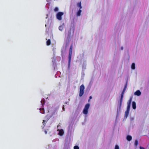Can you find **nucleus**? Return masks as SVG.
<instances>
[{"label": "nucleus", "instance_id": "nucleus-1", "mask_svg": "<svg viewBox=\"0 0 149 149\" xmlns=\"http://www.w3.org/2000/svg\"><path fill=\"white\" fill-rule=\"evenodd\" d=\"M72 45L70 47L69 49V54L68 56V66L69 67L70 65L72 57Z\"/></svg>", "mask_w": 149, "mask_h": 149}, {"label": "nucleus", "instance_id": "nucleus-2", "mask_svg": "<svg viewBox=\"0 0 149 149\" xmlns=\"http://www.w3.org/2000/svg\"><path fill=\"white\" fill-rule=\"evenodd\" d=\"M85 87L83 84L81 85L80 87L79 96L81 97L84 94V90Z\"/></svg>", "mask_w": 149, "mask_h": 149}, {"label": "nucleus", "instance_id": "nucleus-3", "mask_svg": "<svg viewBox=\"0 0 149 149\" xmlns=\"http://www.w3.org/2000/svg\"><path fill=\"white\" fill-rule=\"evenodd\" d=\"M90 107L89 104H87L85 106L83 111V113L85 114H87L88 113V110Z\"/></svg>", "mask_w": 149, "mask_h": 149}, {"label": "nucleus", "instance_id": "nucleus-4", "mask_svg": "<svg viewBox=\"0 0 149 149\" xmlns=\"http://www.w3.org/2000/svg\"><path fill=\"white\" fill-rule=\"evenodd\" d=\"M64 14L62 12H59L56 15V18L59 20H61L62 19V16Z\"/></svg>", "mask_w": 149, "mask_h": 149}, {"label": "nucleus", "instance_id": "nucleus-5", "mask_svg": "<svg viewBox=\"0 0 149 149\" xmlns=\"http://www.w3.org/2000/svg\"><path fill=\"white\" fill-rule=\"evenodd\" d=\"M132 98H130L127 102V110L130 111V105L131 102H132Z\"/></svg>", "mask_w": 149, "mask_h": 149}, {"label": "nucleus", "instance_id": "nucleus-6", "mask_svg": "<svg viewBox=\"0 0 149 149\" xmlns=\"http://www.w3.org/2000/svg\"><path fill=\"white\" fill-rule=\"evenodd\" d=\"M141 93L139 90H137L134 93V94L137 96H139L141 95Z\"/></svg>", "mask_w": 149, "mask_h": 149}, {"label": "nucleus", "instance_id": "nucleus-7", "mask_svg": "<svg viewBox=\"0 0 149 149\" xmlns=\"http://www.w3.org/2000/svg\"><path fill=\"white\" fill-rule=\"evenodd\" d=\"M129 110H126L125 112V117L126 118L127 117L129 112Z\"/></svg>", "mask_w": 149, "mask_h": 149}, {"label": "nucleus", "instance_id": "nucleus-8", "mask_svg": "<svg viewBox=\"0 0 149 149\" xmlns=\"http://www.w3.org/2000/svg\"><path fill=\"white\" fill-rule=\"evenodd\" d=\"M132 107L133 109H134L136 108V104L134 101H133L132 102Z\"/></svg>", "mask_w": 149, "mask_h": 149}, {"label": "nucleus", "instance_id": "nucleus-9", "mask_svg": "<svg viewBox=\"0 0 149 149\" xmlns=\"http://www.w3.org/2000/svg\"><path fill=\"white\" fill-rule=\"evenodd\" d=\"M132 137L130 135H127V136L126 139L127 141H130L132 139Z\"/></svg>", "mask_w": 149, "mask_h": 149}, {"label": "nucleus", "instance_id": "nucleus-10", "mask_svg": "<svg viewBox=\"0 0 149 149\" xmlns=\"http://www.w3.org/2000/svg\"><path fill=\"white\" fill-rule=\"evenodd\" d=\"M64 134L63 131V130H60L58 133V134L60 136H62Z\"/></svg>", "mask_w": 149, "mask_h": 149}, {"label": "nucleus", "instance_id": "nucleus-11", "mask_svg": "<svg viewBox=\"0 0 149 149\" xmlns=\"http://www.w3.org/2000/svg\"><path fill=\"white\" fill-rule=\"evenodd\" d=\"M41 104L42 105V107H43L44 105L45 104V100L44 99H42L41 101Z\"/></svg>", "mask_w": 149, "mask_h": 149}, {"label": "nucleus", "instance_id": "nucleus-12", "mask_svg": "<svg viewBox=\"0 0 149 149\" xmlns=\"http://www.w3.org/2000/svg\"><path fill=\"white\" fill-rule=\"evenodd\" d=\"M51 42L50 39H48L46 42V44L47 45L49 46L50 45Z\"/></svg>", "mask_w": 149, "mask_h": 149}, {"label": "nucleus", "instance_id": "nucleus-13", "mask_svg": "<svg viewBox=\"0 0 149 149\" xmlns=\"http://www.w3.org/2000/svg\"><path fill=\"white\" fill-rule=\"evenodd\" d=\"M81 9H79L78 11L77 12V16H79L81 15Z\"/></svg>", "mask_w": 149, "mask_h": 149}, {"label": "nucleus", "instance_id": "nucleus-14", "mask_svg": "<svg viewBox=\"0 0 149 149\" xmlns=\"http://www.w3.org/2000/svg\"><path fill=\"white\" fill-rule=\"evenodd\" d=\"M40 113L42 114H44L45 113V110L43 108H40Z\"/></svg>", "mask_w": 149, "mask_h": 149}, {"label": "nucleus", "instance_id": "nucleus-15", "mask_svg": "<svg viewBox=\"0 0 149 149\" xmlns=\"http://www.w3.org/2000/svg\"><path fill=\"white\" fill-rule=\"evenodd\" d=\"M135 68V64L134 63H133L131 65V68L132 69L134 70Z\"/></svg>", "mask_w": 149, "mask_h": 149}, {"label": "nucleus", "instance_id": "nucleus-16", "mask_svg": "<svg viewBox=\"0 0 149 149\" xmlns=\"http://www.w3.org/2000/svg\"><path fill=\"white\" fill-rule=\"evenodd\" d=\"M77 5L79 7L80 9H81L82 8V7L81 6V2L78 3H77Z\"/></svg>", "mask_w": 149, "mask_h": 149}, {"label": "nucleus", "instance_id": "nucleus-17", "mask_svg": "<svg viewBox=\"0 0 149 149\" xmlns=\"http://www.w3.org/2000/svg\"><path fill=\"white\" fill-rule=\"evenodd\" d=\"M138 142L137 140H136L134 143V145L136 146H137L138 144Z\"/></svg>", "mask_w": 149, "mask_h": 149}, {"label": "nucleus", "instance_id": "nucleus-18", "mask_svg": "<svg viewBox=\"0 0 149 149\" xmlns=\"http://www.w3.org/2000/svg\"><path fill=\"white\" fill-rule=\"evenodd\" d=\"M123 101L120 100L119 102V107L120 108L122 105V102Z\"/></svg>", "mask_w": 149, "mask_h": 149}, {"label": "nucleus", "instance_id": "nucleus-19", "mask_svg": "<svg viewBox=\"0 0 149 149\" xmlns=\"http://www.w3.org/2000/svg\"><path fill=\"white\" fill-rule=\"evenodd\" d=\"M59 29L60 30L62 31L63 29V27L62 26H60L59 27Z\"/></svg>", "mask_w": 149, "mask_h": 149}, {"label": "nucleus", "instance_id": "nucleus-20", "mask_svg": "<svg viewBox=\"0 0 149 149\" xmlns=\"http://www.w3.org/2000/svg\"><path fill=\"white\" fill-rule=\"evenodd\" d=\"M54 10L55 12H57L58 10V7H56L54 9Z\"/></svg>", "mask_w": 149, "mask_h": 149}, {"label": "nucleus", "instance_id": "nucleus-21", "mask_svg": "<svg viewBox=\"0 0 149 149\" xmlns=\"http://www.w3.org/2000/svg\"><path fill=\"white\" fill-rule=\"evenodd\" d=\"M74 149H79V148L78 146H75L74 147Z\"/></svg>", "mask_w": 149, "mask_h": 149}, {"label": "nucleus", "instance_id": "nucleus-22", "mask_svg": "<svg viewBox=\"0 0 149 149\" xmlns=\"http://www.w3.org/2000/svg\"><path fill=\"white\" fill-rule=\"evenodd\" d=\"M115 149H119V146L117 145H116L115 146Z\"/></svg>", "mask_w": 149, "mask_h": 149}, {"label": "nucleus", "instance_id": "nucleus-23", "mask_svg": "<svg viewBox=\"0 0 149 149\" xmlns=\"http://www.w3.org/2000/svg\"><path fill=\"white\" fill-rule=\"evenodd\" d=\"M46 122V120H43V122H42V123L43 124V125H44V126H45V122Z\"/></svg>", "mask_w": 149, "mask_h": 149}, {"label": "nucleus", "instance_id": "nucleus-24", "mask_svg": "<svg viewBox=\"0 0 149 149\" xmlns=\"http://www.w3.org/2000/svg\"><path fill=\"white\" fill-rule=\"evenodd\" d=\"M123 95H121V97H120V100L123 101Z\"/></svg>", "mask_w": 149, "mask_h": 149}, {"label": "nucleus", "instance_id": "nucleus-25", "mask_svg": "<svg viewBox=\"0 0 149 149\" xmlns=\"http://www.w3.org/2000/svg\"><path fill=\"white\" fill-rule=\"evenodd\" d=\"M70 31H68V37L70 38Z\"/></svg>", "mask_w": 149, "mask_h": 149}, {"label": "nucleus", "instance_id": "nucleus-26", "mask_svg": "<svg viewBox=\"0 0 149 149\" xmlns=\"http://www.w3.org/2000/svg\"><path fill=\"white\" fill-rule=\"evenodd\" d=\"M139 148L140 149H145L144 148L141 146H140Z\"/></svg>", "mask_w": 149, "mask_h": 149}, {"label": "nucleus", "instance_id": "nucleus-27", "mask_svg": "<svg viewBox=\"0 0 149 149\" xmlns=\"http://www.w3.org/2000/svg\"><path fill=\"white\" fill-rule=\"evenodd\" d=\"M92 98V96H90L89 99L88 100V101H89L90 100V99H91Z\"/></svg>", "mask_w": 149, "mask_h": 149}, {"label": "nucleus", "instance_id": "nucleus-28", "mask_svg": "<svg viewBox=\"0 0 149 149\" xmlns=\"http://www.w3.org/2000/svg\"><path fill=\"white\" fill-rule=\"evenodd\" d=\"M44 132H45V134H47V131H46V130H45V131H44Z\"/></svg>", "mask_w": 149, "mask_h": 149}, {"label": "nucleus", "instance_id": "nucleus-29", "mask_svg": "<svg viewBox=\"0 0 149 149\" xmlns=\"http://www.w3.org/2000/svg\"><path fill=\"white\" fill-rule=\"evenodd\" d=\"M125 88H124L123 91V92H124L125 91Z\"/></svg>", "mask_w": 149, "mask_h": 149}, {"label": "nucleus", "instance_id": "nucleus-30", "mask_svg": "<svg viewBox=\"0 0 149 149\" xmlns=\"http://www.w3.org/2000/svg\"><path fill=\"white\" fill-rule=\"evenodd\" d=\"M124 92H122V93H121V95H124Z\"/></svg>", "mask_w": 149, "mask_h": 149}, {"label": "nucleus", "instance_id": "nucleus-31", "mask_svg": "<svg viewBox=\"0 0 149 149\" xmlns=\"http://www.w3.org/2000/svg\"><path fill=\"white\" fill-rule=\"evenodd\" d=\"M126 88H127V84H126V85H125V87H124V88H125V89H126Z\"/></svg>", "mask_w": 149, "mask_h": 149}, {"label": "nucleus", "instance_id": "nucleus-32", "mask_svg": "<svg viewBox=\"0 0 149 149\" xmlns=\"http://www.w3.org/2000/svg\"><path fill=\"white\" fill-rule=\"evenodd\" d=\"M121 49L122 50H123V47H121Z\"/></svg>", "mask_w": 149, "mask_h": 149}]
</instances>
